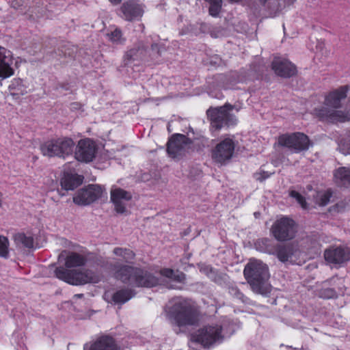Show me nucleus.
Here are the masks:
<instances>
[{
	"label": "nucleus",
	"mask_w": 350,
	"mask_h": 350,
	"mask_svg": "<svg viewBox=\"0 0 350 350\" xmlns=\"http://www.w3.org/2000/svg\"><path fill=\"white\" fill-rule=\"evenodd\" d=\"M160 275L163 278L159 279L156 276L144 271L140 269L124 265L118 269L115 267V276L122 282L135 286L152 287L161 284L166 280L182 282L185 280V274L171 269L161 270Z\"/></svg>",
	"instance_id": "1"
},
{
	"label": "nucleus",
	"mask_w": 350,
	"mask_h": 350,
	"mask_svg": "<svg viewBox=\"0 0 350 350\" xmlns=\"http://www.w3.org/2000/svg\"><path fill=\"white\" fill-rule=\"evenodd\" d=\"M59 262L64 261L66 268L58 267L55 269V276L68 284L81 285L86 283H97L100 276L90 270H70L68 269L83 266L85 262L83 256L75 253L63 251L59 255Z\"/></svg>",
	"instance_id": "2"
},
{
	"label": "nucleus",
	"mask_w": 350,
	"mask_h": 350,
	"mask_svg": "<svg viewBox=\"0 0 350 350\" xmlns=\"http://www.w3.org/2000/svg\"><path fill=\"white\" fill-rule=\"evenodd\" d=\"M347 86H341L325 96L324 105L315 107L313 114L319 119L330 122H346L350 120V104L348 110H336L341 106V100L347 96Z\"/></svg>",
	"instance_id": "3"
},
{
	"label": "nucleus",
	"mask_w": 350,
	"mask_h": 350,
	"mask_svg": "<svg viewBox=\"0 0 350 350\" xmlns=\"http://www.w3.org/2000/svg\"><path fill=\"white\" fill-rule=\"evenodd\" d=\"M234 332V325L228 320L221 323H213L208 324L199 329L193 335V340L189 347L194 342L202 344L204 347H210L213 345L221 342L225 338L230 337Z\"/></svg>",
	"instance_id": "4"
},
{
	"label": "nucleus",
	"mask_w": 350,
	"mask_h": 350,
	"mask_svg": "<svg viewBox=\"0 0 350 350\" xmlns=\"http://www.w3.org/2000/svg\"><path fill=\"white\" fill-rule=\"evenodd\" d=\"M167 313L171 323L178 326L195 325L199 321L197 309L183 298L173 299L167 306Z\"/></svg>",
	"instance_id": "5"
},
{
	"label": "nucleus",
	"mask_w": 350,
	"mask_h": 350,
	"mask_svg": "<svg viewBox=\"0 0 350 350\" xmlns=\"http://www.w3.org/2000/svg\"><path fill=\"white\" fill-rule=\"evenodd\" d=\"M244 275L252 290L260 294H265L270 291L267 281L269 278L267 266L261 260H250L246 265Z\"/></svg>",
	"instance_id": "6"
},
{
	"label": "nucleus",
	"mask_w": 350,
	"mask_h": 350,
	"mask_svg": "<svg viewBox=\"0 0 350 350\" xmlns=\"http://www.w3.org/2000/svg\"><path fill=\"white\" fill-rule=\"evenodd\" d=\"M75 143L71 138L61 137L46 142L41 146L44 156L66 157L72 154Z\"/></svg>",
	"instance_id": "7"
},
{
	"label": "nucleus",
	"mask_w": 350,
	"mask_h": 350,
	"mask_svg": "<svg viewBox=\"0 0 350 350\" xmlns=\"http://www.w3.org/2000/svg\"><path fill=\"white\" fill-rule=\"evenodd\" d=\"M232 109V107L230 105H226L219 108L209 109L207 111V115L211 119V127L218 130L225 126L235 125L237 120L230 113Z\"/></svg>",
	"instance_id": "8"
},
{
	"label": "nucleus",
	"mask_w": 350,
	"mask_h": 350,
	"mask_svg": "<svg viewBox=\"0 0 350 350\" xmlns=\"http://www.w3.org/2000/svg\"><path fill=\"white\" fill-rule=\"evenodd\" d=\"M278 143L295 153L307 150L310 146L308 136L302 133L282 135L279 136Z\"/></svg>",
	"instance_id": "9"
},
{
	"label": "nucleus",
	"mask_w": 350,
	"mask_h": 350,
	"mask_svg": "<svg viewBox=\"0 0 350 350\" xmlns=\"http://www.w3.org/2000/svg\"><path fill=\"white\" fill-rule=\"evenodd\" d=\"M271 231L278 241H284L294 238L297 232L296 225L293 219L282 217L273 223Z\"/></svg>",
	"instance_id": "10"
},
{
	"label": "nucleus",
	"mask_w": 350,
	"mask_h": 350,
	"mask_svg": "<svg viewBox=\"0 0 350 350\" xmlns=\"http://www.w3.org/2000/svg\"><path fill=\"white\" fill-rule=\"evenodd\" d=\"M235 149V142L233 138L225 137L214 147L211 152L213 161L220 165H224L233 157Z\"/></svg>",
	"instance_id": "11"
},
{
	"label": "nucleus",
	"mask_w": 350,
	"mask_h": 350,
	"mask_svg": "<svg viewBox=\"0 0 350 350\" xmlns=\"http://www.w3.org/2000/svg\"><path fill=\"white\" fill-rule=\"evenodd\" d=\"M192 141L182 134L173 135L167 143V151L172 158H178L189 152Z\"/></svg>",
	"instance_id": "12"
},
{
	"label": "nucleus",
	"mask_w": 350,
	"mask_h": 350,
	"mask_svg": "<svg viewBox=\"0 0 350 350\" xmlns=\"http://www.w3.org/2000/svg\"><path fill=\"white\" fill-rule=\"evenodd\" d=\"M104 189L98 185H89L79 190L73 196V202L79 206L88 205L100 198Z\"/></svg>",
	"instance_id": "13"
},
{
	"label": "nucleus",
	"mask_w": 350,
	"mask_h": 350,
	"mask_svg": "<svg viewBox=\"0 0 350 350\" xmlns=\"http://www.w3.org/2000/svg\"><path fill=\"white\" fill-rule=\"evenodd\" d=\"M97 145L91 139L85 138L78 142L75 152V159L83 163L93 161L97 153Z\"/></svg>",
	"instance_id": "14"
},
{
	"label": "nucleus",
	"mask_w": 350,
	"mask_h": 350,
	"mask_svg": "<svg viewBox=\"0 0 350 350\" xmlns=\"http://www.w3.org/2000/svg\"><path fill=\"white\" fill-rule=\"evenodd\" d=\"M110 195L111 201L114 205L116 211L118 213H124L126 211L128 202L132 198L131 193L122 188L113 186Z\"/></svg>",
	"instance_id": "15"
},
{
	"label": "nucleus",
	"mask_w": 350,
	"mask_h": 350,
	"mask_svg": "<svg viewBox=\"0 0 350 350\" xmlns=\"http://www.w3.org/2000/svg\"><path fill=\"white\" fill-rule=\"evenodd\" d=\"M325 260L329 264L340 265L350 260V250L343 247H330L324 252Z\"/></svg>",
	"instance_id": "16"
},
{
	"label": "nucleus",
	"mask_w": 350,
	"mask_h": 350,
	"mask_svg": "<svg viewBox=\"0 0 350 350\" xmlns=\"http://www.w3.org/2000/svg\"><path fill=\"white\" fill-rule=\"evenodd\" d=\"M275 73L283 77H291L295 75L296 68L291 62L281 57H275L272 62Z\"/></svg>",
	"instance_id": "17"
},
{
	"label": "nucleus",
	"mask_w": 350,
	"mask_h": 350,
	"mask_svg": "<svg viewBox=\"0 0 350 350\" xmlns=\"http://www.w3.org/2000/svg\"><path fill=\"white\" fill-rule=\"evenodd\" d=\"M276 255L282 262L299 263L298 260L301 255L300 250L293 245H280L276 250Z\"/></svg>",
	"instance_id": "18"
},
{
	"label": "nucleus",
	"mask_w": 350,
	"mask_h": 350,
	"mask_svg": "<svg viewBox=\"0 0 350 350\" xmlns=\"http://www.w3.org/2000/svg\"><path fill=\"white\" fill-rule=\"evenodd\" d=\"M12 63V53L5 48L0 46V77L8 78L14 75Z\"/></svg>",
	"instance_id": "19"
},
{
	"label": "nucleus",
	"mask_w": 350,
	"mask_h": 350,
	"mask_svg": "<svg viewBox=\"0 0 350 350\" xmlns=\"http://www.w3.org/2000/svg\"><path fill=\"white\" fill-rule=\"evenodd\" d=\"M122 13V17L127 21H132L141 17L143 10L140 5L136 3L133 0L125 2L121 7Z\"/></svg>",
	"instance_id": "20"
},
{
	"label": "nucleus",
	"mask_w": 350,
	"mask_h": 350,
	"mask_svg": "<svg viewBox=\"0 0 350 350\" xmlns=\"http://www.w3.org/2000/svg\"><path fill=\"white\" fill-rule=\"evenodd\" d=\"M83 180V177L74 172H64L61 178V186L65 190H74L79 186Z\"/></svg>",
	"instance_id": "21"
},
{
	"label": "nucleus",
	"mask_w": 350,
	"mask_h": 350,
	"mask_svg": "<svg viewBox=\"0 0 350 350\" xmlns=\"http://www.w3.org/2000/svg\"><path fill=\"white\" fill-rule=\"evenodd\" d=\"M10 95L14 98H18L29 92V83L20 78H14L11 81L8 87Z\"/></svg>",
	"instance_id": "22"
},
{
	"label": "nucleus",
	"mask_w": 350,
	"mask_h": 350,
	"mask_svg": "<svg viewBox=\"0 0 350 350\" xmlns=\"http://www.w3.org/2000/svg\"><path fill=\"white\" fill-rule=\"evenodd\" d=\"M83 350H118L111 337H102L92 345L85 344Z\"/></svg>",
	"instance_id": "23"
},
{
	"label": "nucleus",
	"mask_w": 350,
	"mask_h": 350,
	"mask_svg": "<svg viewBox=\"0 0 350 350\" xmlns=\"http://www.w3.org/2000/svg\"><path fill=\"white\" fill-rule=\"evenodd\" d=\"M334 181L340 185L348 187L350 185V168L342 167L337 169L334 174Z\"/></svg>",
	"instance_id": "24"
},
{
	"label": "nucleus",
	"mask_w": 350,
	"mask_h": 350,
	"mask_svg": "<svg viewBox=\"0 0 350 350\" xmlns=\"http://www.w3.org/2000/svg\"><path fill=\"white\" fill-rule=\"evenodd\" d=\"M13 239L18 247L26 248L33 247L34 240L31 234L18 232L14 235Z\"/></svg>",
	"instance_id": "25"
},
{
	"label": "nucleus",
	"mask_w": 350,
	"mask_h": 350,
	"mask_svg": "<svg viewBox=\"0 0 350 350\" xmlns=\"http://www.w3.org/2000/svg\"><path fill=\"white\" fill-rule=\"evenodd\" d=\"M133 296L131 290H120L116 292L113 295V301L117 304H123L129 301Z\"/></svg>",
	"instance_id": "26"
},
{
	"label": "nucleus",
	"mask_w": 350,
	"mask_h": 350,
	"mask_svg": "<svg viewBox=\"0 0 350 350\" xmlns=\"http://www.w3.org/2000/svg\"><path fill=\"white\" fill-rule=\"evenodd\" d=\"M113 252L116 256L119 257V260L125 262H129L133 260L135 256L134 253L131 250L122 247H116Z\"/></svg>",
	"instance_id": "27"
},
{
	"label": "nucleus",
	"mask_w": 350,
	"mask_h": 350,
	"mask_svg": "<svg viewBox=\"0 0 350 350\" xmlns=\"http://www.w3.org/2000/svg\"><path fill=\"white\" fill-rule=\"evenodd\" d=\"M331 197L332 193L329 190H322L316 193L314 201L319 206H325L329 203Z\"/></svg>",
	"instance_id": "28"
},
{
	"label": "nucleus",
	"mask_w": 350,
	"mask_h": 350,
	"mask_svg": "<svg viewBox=\"0 0 350 350\" xmlns=\"http://www.w3.org/2000/svg\"><path fill=\"white\" fill-rule=\"evenodd\" d=\"M145 50L143 49H132L126 52L124 57L128 62L143 59Z\"/></svg>",
	"instance_id": "29"
},
{
	"label": "nucleus",
	"mask_w": 350,
	"mask_h": 350,
	"mask_svg": "<svg viewBox=\"0 0 350 350\" xmlns=\"http://www.w3.org/2000/svg\"><path fill=\"white\" fill-rule=\"evenodd\" d=\"M9 241L8 238L0 235V256L8 258L9 256Z\"/></svg>",
	"instance_id": "30"
},
{
	"label": "nucleus",
	"mask_w": 350,
	"mask_h": 350,
	"mask_svg": "<svg viewBox=\"0 0 350 350\" xmlns=\"http://www.w3.org/2000/svg\"><path fill=\"white\" fill-rule=\"evenodd\" d=\"M222 0H211L209 14L213 16H217L221 8Z\"/></svg>",
	"instance_id": "31"
},
{
	"label": "nucleus",
	"mask_w": 350,
	"mask_h": 350,
	"mask_svg": "<svg viewBox=\"0 0 350 350\" xmlns=\"http://www.w3.org/2000/svg\"><path fill=\"white\" fill-rule=\"evenodd\" d=\"M109 39L113 43L119 44L122 43V33L121 31L118 29H116L114 31H111L108 35Z\"/></svg>",
	"instance_id": "32"
},
{
	"label": "nucleus",
	"mask_w": 350,
	"mask_h": 350,
	"mask_svg": "<svg viewBox=\"0 0 350 350\" xmlns=\"http://www.w3.org/2000/svg\"><path fill=\"white\" fill-rule=\"evenodd\" d=\"M290 195L292 198H295L297 201V202L303 208H307V204L306 200L300 193L295 191H291Z\"/></svg>",
	"instance_id": "33"
},
{
	"label": "nucleus",
	"mask_w": 350,
	"mask_h": 350,
	"mask_svg": "<svg viewBox=\"0 0 350 350\" xmlns=\"http://www.w3.org/2000/svg\"><path fill=\"white\" fill-rule=\"evenodd\" d=\"M336 293L335 291L332 288H327L323 290L321 293V297L325 298V299H329L335 297Z\"/></svg>",
	"instance_id": "34"
},
{
	"label": "nucleus",
	"mask_w": 350,
	"mask_h": 350,
	"mask_svg": "<svg viewBox=\"0 0 350 350\" xmlns=\"http://www.w3.org/2000/svg\"><path fill=\"white\" fill-rule=\"evenodd\" d=\"M270 175L271 174L268 173L267 172L261 171L259 173H256L255 176L257 180L262 181L263 180L269 177Z\"/></svg>",
	"instance_id": "35"
},
{
	"label": "nucleus",
	"mask_w": 350,
	"mask_h": 350,
	"mask_svg": "<svg viewBox=\"0 0 350 350\" xmlns=\"http://www.w3.org/2000/svg\"><path fill=\"white\" fill-rule=\"evenodd\" d=\"M200 271L206 274L208 277H211L212 268L209 266H204L200 268Z\"/></svg>",
	"instance_id": "36"
},
{
	"label": "nucleus",
	"mask_w": 350,
	"mask_h": 350,
	"mask_svg": "<svg viewBox=\"0 0 350 350\" xmlns=\"http://www.w3.org/2000/svg\"><path fill=\"white\" fill-rule=\"evenodd\" d=\"M152 51L154 52V55H159L160 50L157 44H152Z\"/></svg>",
	"instance_id": "37"
},
{
	"label": "nucleus",
	"mask_w": 350,
	"mask_h": 350,
	"mask_svg": "<svg viewBox=\"0 0 350 350\" xmlns=\"http://www.w3.org/2000/svg\"><path fill=\"white\" fill-rule=\"evenodd\" d=\"M112 4L118 5L121 2L122 0H109Z\"/></svg>",
	"instance_id": "38"
},
{
	"label": "nucleus",
	"mask_w": 350,
	"mask_h": 350,
	"mask_svg": "<svg viewBox=\"0 0 350 350\" xmlns=\"http://www.w3.org/2000/svg\"><path fill=\"white\" fill-rule=\"evenodd\" d=\"M220 86L224 89H228V88H230V86L227 85V84H222V85H220Z\"/></svg>",
	"instance_id": "39"
},
{
	"label": "nucleus",
	"mask_w": 350,
	"mask_h": 350,
	"mask_svg": "<svg viewBox=\"0 0 350 350\" xmlns=\"http://www.w3.org/2000/svg\"><path fill=\"white\" fill-rule=\"evenodd\" d=\"M343 153L344 154H350V148H349V150H347V151H344Z\"/></svg>",
	"instance_id": "40"
},
{
	"label": "nucleus",
	"mask_w": 350,
	"mask_h": 350,
	"mask_svg": "<svg viewBox=\"0 0 350 350\" xmlns=\"http://www.w3.org/2000/svg\"><path fill=\"white\" fill-rule=\"evenodd\" d=\"M262 3H265L267 0H260Z\"/></svg>",
	"instance_id": "41"
},
{
	"label": "nucleus",
	"mask_w": 350,
	"mask_h": 350,
	"mask_svg": "<svg viewBox=\"0 0 350 350\" xmlns=\"http://www.w3.org/2000/svg\"><path fill=\"white\" fill-rule=\"evenodd\" d=\"M169 288H176V286L171 285V286H169Z\"/></svg>",
	"instance_id": "42"
},
{
	"label": "nucleus",
	"mask_w": 350,
	"mask_h": 350,
	"mask_svg": "<svg viewBox=\"0 0 350 350\" xmlns=\"http://www.w3.org/2000/svg\"><path fill=\"white\" fill-rule=\"evenodd\" d=\"M75 296L81 297L82 296V295L81 294H79V295H76Z\"/></svg>",
	"instance_id": "43"
},
{
	"label": "nucleus",
	"mask_w": 350,
	"mask_h": 350,
	"mask_svg": "<svg viewBox=\"0 0 350 350\" xmlns=\"http://www.w3.org/2000/svg\"><path fill=\"white\" fill-rule=\"evenodd\" d=\"M221 79H222L224 78V76H219V77Z\"/></svg>",
	"instance_id": "44"
},
{
	"label": "nucleus",
	"mask_w": 350,
	"mask_h": 350,
	"mask_svg": "<svg viewBox=\"0 0 350 350\" xmlns=\"http://www.w3.org/2000/svg\"><path fill=\"white\" fill-rule=\"evenodd\" d=\"M216 98H220L221 97L220 96H215Z\"/></svg>",
	"instance_id": "45"
}]
</instances>
